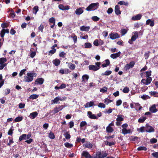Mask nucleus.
Returning a JSON list of instances; mask_svg holds the SVG:
<instances>
[{
  "label": "nucleus",
  "instance_id": "338daca9",
  "mask_svg": "<svg viewBox=\"0 0 158 158\" xmlns=\"http://www.w3.org/2000/svg\"><path fill=\"white\" fill-rule=\"evenodd\" d=\"M150 142L151 143H155L157 142V139L156 138H153L150 139Z\"/></svg>",
  "mask_w": 158,
  "mask_h": 158
},
{
  "label": "nucleus",
  "instance_id": "2f4dec72",
  "mask_svg": "<svg viewBox=\"0 0 158 158\" xmlns=\"http://www.w3.org/2000/svg\"><path fill=\"white\" fill-rule=\"evenodd\" d=\"M59 101H60L59 97H56L53 100H52L51 101V102H53L52 104H53V103H60V102H58Z\"/></svg>",
  "mask_w": 158,
  "mask_h": 158
},
{
  "label": "nucleus",
  "instance_id": "4468645a",
  "mask_svg": "<svg viewBox=\"0 0 158 158\" xmlns=\"http://www.w3.org/2000/svg\"><path fill=\"white\" fill-rule=\"evenodd\" d=\"M62 110L60 106L59 105L58 107H56L54 108L53 110V114H55L58 112L60 111L61 110Z\"/></svg>",
  "mask_w": 158,
  "mask_h": 158
},
{
  "label": "nucleus",
  "instance_id": "f8f14e48",
  "mask_svg": "<svg viewBox=\"0 0 158 158\" xmlns=\"http://www.w3.org/2000/svg\"><path fill=\"white\" fill-rule=\"evenodd\" d=\"M69 6H64L62 4H60L58 6L59 9L63 10H68L69 8Z\"/></svg>",
  "mask_w": 158,
  "mask_h": 158
},
{
  "label": "nucleus",
  "instance_id": "72a5a7b5",
  "mask_svg": "<svg viewBox=\"0 0 158 158\" xmlns=\"http://www.w3.org/2000/svg\"><path fill=\"white\" fill-rule=\"evenodd\" d=\"M114 131L113 129L110 126H108L106 127V131L108 133H111Z\"/></svg>",
  "mask_w": 158,
  "mask_h": 158
},
{
  "label": "nucleus",
  "instance_id": "4be33fe9",
  "mask_svg": "<svg viewBox=\"0 0 158 158\" xmlns=\"http://www.w3.org/2000/svg\"><path fill=\"white\" fill-rule=\"evenodd\" d=\"M105 63L102 64V66L103 68L107 67L110 64V62L109 59H106L105 60Z\"/></svg>",
  "mask_w": 158,
  "mask_h": 158
},
{
  "label": "nucleus",
  "instance_id": "a19ab883",
  "mask_svg": "<svg viewBox=\"0 0 158 158\" xmlns=\"http://www.w3.org/2000/svg\"><path fill=\"white\" fill-rule=\"evenodd\" d=\"M107 88L106 86H104L102 88H100V91L101 92L104 93H106L107 92Z\"/></svg>",
  "mask_w": 158,
  "mask_h": 158
},
{
  "label": "nucleus",
  "instance_id": "680f3d73",
  "mask_svg": "<svg viewBox=\"0 0 158 158\" xmlns=\"http://www.w3.org/2000/svg\"><path fill=\"white\" fill-rule=\"evenodd\" d=\"M87 123L85 121H82L81 122L80 124V127H83L86 125Z\"/></svg>",
  "mask_w": 158,
  "mask_h": 158
},
{
  "label": "nucleus",
  "instance_id": "a18cd8bd",
  "mask_svg": "<svg viewBox=\"0 0 158 158\" xmlns=\"http://www.w3.org/2000/svg\"><path fill=\"white\" fill-rule=\"evenodd\" d=\"M9 26V24L7 23H3L1 24V27L2 28H6Z\"/></svg>",
  "mask_w": 158,
  "mask_h": 158
},
{
  "label": "nucleus",
  "instance_id": "5fc2aeb1",
  "mask_svg": "<svg viewBox=\"0 0 158 158\" xmlns=\"http://www.w3.org/2000/svg\"><path fill=\"white\" fill-rule=\"evenodd\" d=\"M91 19L95 22L98 21L100 19V18L97 16H93L92 17Z\"/></svg>",
  "mask_w": 158,
  "mask_h": 158
},
{
  "label": "nucleus",
  "instance_id": "ddd939ff",
  "mask_svg": "<svg viewBox=\"0 0 158 158\" xmlns=\"http://www.w3.org/2000/svg\"><path fill=\"white\" fill-rule=\"evenodd\" d=\"M44 80L41 78H39L36 80L35 82V84H39L40 85L42 84L43 83Z\"/></svg>",
  "mask_w": 158,
  "mask_h": 158
},
{
  "label": "nucleus",
  "instance_id": "dca6fc26",
  "mask_svg": "<svg viewBox=\"0 0 158 158\" xmlns=\"http://www.w3.org/2000/svg\"><path fill=\"white\" fill-rule=\"evenodd\" d=\"M114 11L115 13L117 15H118L121 14V12L120 10V8L118 5H117L115 6Z\"/></svg>",
  "mask_w": 158,
  "mask_h": 158
},
{
  "label": "nucleus",
  "instance_id": "09e8293b",
  "mask_svg": "<svg viewBox=\"0 0 158 158\" xmlns=\"http://www.w3.org/2000/svg\"><path fill=\"white\" fill-rule=\"evenodd\" d=\"M145 128L144 127H141L139 128H138L137 129V131L139 132H144L145 131L144 130Z\"/></svg>",
  "mask_w": 158,
  "mask_h": 158
},
{
  "label": "nucleus",
  "instance_id": "37998d69",
  "mask_svg": "<svg viewBox=\"0 0 158 158\" xmlns=\"http://www.w3.org/2000/svg\"><path fill=\"white\" fill-rule=\"evenodd\" d=\"M148 149L146 147L144 146H140L137 148V150L138 151H140L142 150L147 151Z\"/></svg>",
  "mask_w": 158,
  "mask_h": 158
},
{
  "label": "nucleus",
  "instance_id": "13d9d810",
  "mask_svg": "<svg viewBox=\"0 0 158 158\" xmlns=\"http://www.w3.org/2000/svg\"><path fill=\"white\" fill-rule=\"evenodd\" d=\"M10 15L12 18H14L15 16V13L14 11L12 9L11 10Z\"/></svg>",
  "mask_w": 158,
  "mask_h": 158
},
{
  "label": "nucleus",
  "instance_id": "5701e85b",
  "mask_svg": "<svg viewBox=\"0 0 158 158\" xmlns=\"http://www.w3.org/2000/svg\"><path fill=\"white\" fill-rule=\"evenodd\" d=\"M121 54V52H118L112 54L110 55V57L111 58L114 59L120 56Z\"/></svg>",
  "mask_w": 158,
  "mask_h": 158
},
{
  "label": "nucleus",
  "instance_id": "c85d7f7f",
  "mask_svg": "<svg viewBox=\"0 0 158 158\" xmlns=\"http://www.w3.org/2000/svg\"><path fill=\"white\" fill-rule=\"evenodd\" d=\"M150 95L151 96H153L154 97H158V92L154 91H151L149 92Z\"/></svg>",
  "mask_w": 158,
  "mask_h": 158
},
{
  "label": "nucleus",
  "instance_id": "a211bd4d",
  "mask_svg": "<svg viewBox=\"0 0 158 158\" xmlns=\"http://www.w3.org/2000/svg\"><path fill=\"white\" fill-rule=\"evenodd\" d=\"M84 147L85 148L91 149L92 148L93 145V144L89 142H87L86 143L84 144Z\"/></svg>",
  "mask_w": 158,
  "mask_h": 158
},
{
  "label": "nucleus",
  "instance_id": "bb28decb",
  "mask_svg": "<svg viewBox=\"0 0 158 158\" xmlns=\"http://www.w3.org/2000/svg\"><path fill=\"white\" fill-rule=\"evenodd\" d=\"M60 63V61L59 59H56L53 61V63L55 66H57Z\"/></svg>",
  "mask_w": 158,
  "mask_h": 158
},
{
  "label": "nucleus",
  "instance_id": "473e14b6",
  "mask_svg": "<svg viewBox=\"0 0 158 158\" xmlns=\"http://www.w3.org/2000/svg\"><path fill=\"white\" fill-rule=\"evenodd\" d=\"M147 117L145 116H142L138 119V122L139 123H143L147 119Z\"/></svg>",
  "mask_w": 158,
  "mask_h": 158
},
{
  "label": "nucleus",
  "instance_id": "9b49d317",
  "mask_svg": "<svg viewBox=\"0 0 158 158\" xmlns=\"http://www.w3.org/2000/svg\"><path fill=\"white\" fill-rule=\"evenodd\" d=\"M87 114L88 117L91 119H98V118L95 114H93L91 111H88Z\"/></svg>",
  "mask_w": 158,
  "mask_h": 158
},
{
  "label": "nucleus",
  "instance_id": "aec40b11",
  "mask_svg": "<svg viewBox=\"0 0 158 158\" xmlns=\"http://www.w3.org/2000/svg\"><path fill=\"white\" fill-rule=\"evenodd\" d=\"M149 110L151 112L153 113H155L158 111L157 110L156 108V106L155 104L153 105L150 108Z\"/></svg>",
  "mask_w": 158,
  "mask_h": 158
},
{
  "label": "nucleus",
  "instance_id": "e2e57ef3",
  "mask_svg": "<svg viewBox=\"0 0 158 158\" xmlns=\"http://www.w3.org/2000/svg\"><path fill=\"white\" fill-rule=\"evenodd\" d=\"M98 106L99 107H100L101 108H104L106 107L105 105L102 103H100L98 105Z\"/></svg>",
  "mask_w": 158,
  "mask_h": 158
},
{
  "label": "nucleus",
  "instance_id": "c9c22d12",
  "mask_svg": "<svg viewBox=\"0 0 158 158\" xmlns=\"http://www.w3.org/2000/svg\"><path fill=\"white\" fill-rule=\"evenodd\" d=\"M27 135L26 134H23L21 135L20 136L19 139V141H21L23 139H26V137Z\"/></svg>",
  "mask_w": 158,
  "mask_h": 158
},
{
  "label": "nucleus",
  "instance_id": "b1692460",
  "mask_svg": "<svg viewBox=\"0 0 158 158\" xmlns=\"http://www.w3.org/2000/svg\"><path fill=\"white\" fill-rule=\"evenodd\" d=\"M94 104V102L92 101H90L89 102H87L84 105L85 108H88L93 106Z\"/></svg>",
  "mask_w": 158,
  "mask_h": 158
},
{
  "label": "nucleus",
  "instance_id": "79ce46f5",
  "mask_svg": "<svg viewBox=\"0 0 158 158\" xmlns=\"http://www.w3.org/2000/svg\"><path fill=\"white\" fill-rule=\"evenodd\" d=\"M56 49H52L49 52L48 55L52 56V54L55 53L56 52Z\"/></svg>",
  "mask_w": 158,
  "mask_h": 158
},
{
  "label": "nucleus",
  "instance_id": "6ab92c4d",
  "mask_svg": "<svg viewBox=\"0 0 158 158\" xmlns=\"http://www.w3.org/2000/svg\"><path fill=\"white\" fill-rule=\"evenodd\" d=\"M89 70L96 71L98 70V68L96 67V65L93 64H91L89 66Z\"/></svg>",
  "mask_w": 158,
  "mask_h": 158
},
{
  "label": "nucleus",
  "instance_id": "864d4df0",
  "mask_svg": "<svg viewBox=\"0 0 158 158\" xmlns=\"http://www.w3.org/2000/svg\"><path fill=\"white\" fill-rule=\"evenodd\" d=\"M26 71V69H24L22 70L19 74V75L20 77H21L23 74H25V71Z\"/></svg>",
  "mask_w": 158,
  "mask_h": 158
},
{
  "label": "nucleus",
  "instance_id": "f704fd0d",
  "mask_svg": "<svg viewBox=\"0 0 158 158\" xmlns=\"http://www.w3.org/2000/svg\"><path fill=\"white\" fill-rule=\"evenodd\" d=\"M89 76L86 74L83 75L82 77V81H88L89 79Z\"/></svg>",
  "mask_w": 158,
  "mask_h": 158
},
{
  "label": "nucleus",
  "instance_id": "7c9ffc66",
  "mask_svg": "<svg viewBox=\"0 0 158 158\" xmlns=\"http://www.w3.org/2000/svg\"><path fill=\"white\" fill-rule=\"evenodd\" d=\"M69 68L72 70H74L76 67V65L75 64L69 62L68 64Z\"/></svg>",
  "mask_w": 158,
  "mask_h": 158
},
{
  "label": "nucleus",
  "instance_id": "a878e982",
  "mask_svg": "<svg viewBox=\"0 0 158 158\" xmlns=\"http://www.w3.org/2000/svg\"><path fill=\"white\" fill-rule=\"evenodd\" d=\"M122 133L124 135L129 134L131 132L130 129L127 130L126 128H123L122 130Z\"/></svg>",
  "mask_w": 158,
  "mask_h": 158
},
{
  "label": "nucleus",
  "instance_id": "0eeeda50",
  "mask_svg": "<svg viewBox=\"0 0 158 158\" xmlns=\"http://www.w3.org/2000/svg\"><path fill=\"white\" fill-rule=\"evenodd\" d=\"M124 118L122 117L121 115H118L116 118L117 122L116 124L117 126H120L122 123L121 122L123 121Z\"/></svg>",
  "mask_w": 158,
  "mask_h": 158
},
{
  "label": "nucleus",
  "instance_id": "20e7f679",
  "mask_svg": "<svg viewBox=\"0 0 158 158\" xmlns=\"http://www.w3.org/2000/svg\"><path fill=\"white\" fill-rule=\"evenodd\" d=\"M139 34L137 31L134 32V35L132 36L131 39L129 40L128 43L131 44H133V42L135 41L136 39L138 37Z\"/></svg>",
  "mask_w": 158,
  "mask_h": 158
},
{
  "label": "nucleus",
  "instance_id": "49530a36",
  "mask_svg": "<svg viewBox=\"0 0 158 158\" xmlns=\"http://www.w3.org/2000/svg\"><path fill=\"white\" fill-rule=\"evenodd\" d=\"M7 60L6 58L2 57L0 58V64H2L6 62Z\"/></svg>",
  "mask_w": 158,
  "mask_h": 158
},
{
  "label": "nucleus",
  "instance_id": "c03bdc74",
  "mask_svg": "<svg viewBox=\"0 0 158 158\" xmlns=\"http://www.w3.org/2000/svg\"><path fill=\"white\" fill-rule=\"evenodd\" d=\"M64 146L67 148H70L73 147V145L71 143H70L68 142L65 143H64Z\"/></svg>",
  "mask_w": 158,
  "mask_h": 158
},
{
  "label": "nucleus",
  "instance_id": "ea45409f",
  "mask_svg": "<svg viewBox=\"0 0 158 158\" xmlns=\"http://www.w3.org/2000/svg\"><path fill=\"white\" fill-rule=\"evenodd\" d=\"M48 21L50 23H52L54 24L56 23V20L54 17L50 18L48 20Z\"/></svg>",
  "mask_w": 158,
  "mask_h": 158
},
{
  "label": "nucleus",
  "instance_id": "8fccbe9b",
  "mask_svg": "<svg viewBox=\"0 0 158 158\" xmlns=\"http://www.w3.org/2000/svg\"><path fill=\"white\" fill-rule=\"evenodd\" d=\"M85 48H90L92 47V44L89 43H86L85 44Z\"/></svg>",
  "mask_w": 158,
  "mask_h": 158
},
{
  "label": "nucleus",
  "instance_id": "58836bf2",
  "mask_svg": "<svg viewBox=\"0 0 158 158\" xmlns=\"http://www.w3.org/2000/svg\"><path fill=\"white\" fill-rule=\"evenodd\" d=\"M118 4L120 5H123L125 6H127L128 5V3L127 2H125L124 1H121L118 2Z\"/></svg>",
  "mask_w": 158,
  "mask_h": 158
},
{
  "label": "nucleus",
  "instance_id": "052dcab7",
  "mask_svg": "<svg viewBox=\"0 0 158 158\" xmlns=\"http://www.w3.org/2000/svg\"><path fill=\"white\" fill-rule=\"evenodd\" d=\"M65 137L66 139H69L71 137V135L68 132H66L64 134Z\"/></svg>",
  "mask_w": 158,
  "mask_h": 158
},
{
  "label": "nucleus",
  "instance_id": "393cba45",
  "mask_svg": "<svg viewBox=\"0 0 158 158\" xmlns=\"http://www.w3.org/2000/svg\"><path fill=\"white\" fill-rule=\"evenodd\" d=\"M146 24L147 25H149L151 27H153L154 25V21L151 20L150 19H148L146 21Z\"/></svg>",
  "mask_w": 158,
  "mask_h": 158
},
{
  "label": "nucleus",
  "instance_id": "423d86ee",
  "mask_svg": "<svg viewBox=\"0 0 158 158\" xmlns=\"http://www.w3.org/2000/svg\"><path fill=\"white\" fill-rule=\"evenodd\" d=\"M135 64V63L134 61H131L129 63L126 64L124 68L126 71H127L131 68H132L134 67Z\"/></svg>",
  "mask_w": 158,
  "mask_h": 158
},
{
  "label": "nucleus",
  "instance_id": "39448f33",
  "mask_svg": "<svg viewBox=\"0 0 158 158\" xmlns=\"http://www.w3.org/2000/svg\"><path fill=\"white\" fill-rule=\"evenodd\" d=\"M145 131L147 132H153L155 131V129L151 126L148 123L146 124L145 125Z\"/></svg>",
  "mask_w": 158,
  "mask_h": 158
},
{
  "label": "nucleus",
  "instance_id": "3c124183",
  "mask_svg": "<svg viewBox=\"0 0 158 158\" xmlns=\"http://www.w3.org/2000/svg\"><path fill=\"white\" fill-rule=\"evenodd\" d=\"M150 51H148L147 52H145L144 53V56L145 59L147 60L148 58L150 55Z\"/></svg>",
  "mask_w": 158,
  "mask_h": 158
},
{
  "label": "nucleus",
  "instance_id": "6e6552de",
  "mask_svg": "<svg viewBox=\"0 0 158 158\" xmlns=\"http://www.w3.org/2000/svg\"><path fill=\"white\" fill-rule=\"evenodd\" d=\"M152 81V77H148L146 79H143L141 80V82L145 85H147L151 82Z\"/></svg>",
  "mask_w": 158,
  "mask_h": 158
},
{
  "label": "nucleus",
  "instance_id": "9d476101",
  "mask_svg": "<svg viewBox=\"0 0 158 158\" xmlns=\"http://www.w3.org/2000/svg\"><path fill=\"white\" fill-rule=\"evenodd\" d=\"M109 36L110 38L112 40H114L120 37L119 35L117 33H111L109 34Z\"/></svg>",
  "mask_w": 158,
  "mask_h": 158
},
{
  "label": "nucleus",
  "instance_id": "0e129e2a",
  "mask_svg": "<svg viewBox=\"0 0 158 158\" xmlns=\"http://www.w3.org/2000/svg\"><path fill=\"white\" fill-rule=\"evenodd\" d=\"M152 155L154 157V158H158V152L152 153Z\"/></svg>",
  "mask_w": 158,
  "mask_h": 158
},
{
  "label": "nucleus",
  "instance_id": "4d7b16f0",
  "mask_svg": "<svg viewBox=\"0 0 158 158\" xmlns=\"http://www.w3.org/2000/svg\"><path fill=\"white\" fill-rule=\"evenodd\" d=\"M152 73V71L150 70L148 71H146L145 72L146 73V77L147 78L148 77H150V76L151 75V73Z\"/></svg>",
  "mask_w": 158,
  "mask_h": 158
},
{
  "label": "nucleus",
  "instance_id": "e433bc0d",
  "mask_svg": "<svg viewBox=\"0 0 158 158\" xmlns=\"http://www.w3.org/2000/svg\"><path fill=\"white\" fill-rule=\"evenodd\" d=\"M23 118L22 116H18L15 118L14 120V121L15 122H19L21 121Z\"/></svg>",
  "mask_w": 158,
  "mask_h": 158
},
{
  "label": "nucleus",
  "instance_id": "1a4fd4ad",
  "mask_svg": "<svg viewBox=\"0 0 158 158\" xmlns=\"http://www.w3.org/2000/svg\"><path fill=\"white\" fill-rule=\"evenodd\" d=\"M81 156L85 158H94L93 156H91L89 152L87 151H83L81 154Z\"/></svg>",
  "mask_w": 158,
  "mask_h": 158
},
{
  "label": "nucleus",
  "instance_id": "69168bd1",
  "mask_svg": "<svg viewBox=\"0 0 158 158\" xmlns=\"http://www.w3.org/2000/svg\"><path fill=\"white\" fill-rule=\"evenodd\" d=\"M127 32V30L125 29H123L121 30V33L122 35H123Z\"/></svg>",
  "mask_w": 158,
  "mask_h": 158
},
{
  "label": "nucleus",
  "instance_id": "f257e3e1",
  "mask_svg": "<svg viewBox=\"0 0 158 158\" xmlns=\"http://www.w3.org/2000/svg\"><path fill=\"white\" fill-rule=\"evenodd\" d=\"M27 76H24V81L29 82L33 80L34 77H36L37 74L35 73H27Z\"/></svg>",
  "mask_w": 158,
  "mask_h": 158
},
{
  "label": "nucleus",
  "instance_id": "6e6d98bb",
  "mask_svg": "<svg viewBox=\"0 0 158 158\" xmlns=\"http://www.w3.org/2000/svg\"><path fill=\"white\" fill-rule=\"evenodd\" d=\"M48 136L50 138L52 139H54L55 137L54 134L51 131L49 133Z\"/></svg>",
  "mask_w": 158,
  "mask_h": 158
},
{
  "label": "nucleus",
  "instance_id": "7ed1b4c3",
  "mask_svg": "<svg viewBox=\"0 0 158 158\" xmlns=\"http://www.w3.org/2000/svg\"><path fill=\"white\" fill-rule=\"evenodd\" d=\"M98 3H91L86 8V10L88 11L95 10L98 8Z\"/></svg>",
  "mask_w": 158,
  "mask_h": 158
},
{
  "label": "nucleus",
  "instance_id": "cd10ccee",
  "mask_svg": "<svg viewBox=\"0 0 158 158\" xmlns=\"http://www.w3.org/2000/svg\"><path fill=\"white\" fill-rule=\"evenodd\" d=\"M83 12V10L81 8L77 9L75 11V13L77 15H80Z\"/></svg>",
  "mask_w": 158,
  "mask_h": 158
},
{
  "label": "nucleus",
  "instance_id": "bf43d9fd",
  "mask_svg": "<svg viewBox=\"0 0 158 158\" xmlns=\"http://www.w3.org/2000/svg\"><path fill=\"white\" fill-rule=\"evenodd\" d=\"M129 88L127 87H125L123 89V92L124 93H128L129 92Z\"/></svg>",
  "mask_w": 158,
  "mask_h": 158
},
{
  "label": "nucleus",
  "instance_id": "f3484780",
  "mask_svg": "<svg viewBox=\"0 0 158 158\" xmlns=\"http://www.w3.org/2000/svg\"><path fill=\"white\" fill-rule=\"evenodd\" d=\"M90 29V27L89 26H82L80 27V30L81 31H88Z\"/></svg>",
  "mask_w": 158,
  "mask_h": 158
},
{
  "label": "nucleus",
  "instance_id": "4c0bfd02",
  "mask_svg": "<svg viewBox=\"0 0 158 158\" xmlns=\"http://www.w3.org/2000/svg\"><path fill=\"white\" fill-rule=\"evenodd\" d=\"M115 142H109L108 141H106L105 142V144L106 145H109V146H111L112 145H114L115 144Z\"/></svg>",
  "mask_w": 158,
  "mask_h": 158
},
{
  "label": "nucleus",
  "instance_id": "de8ad7c7",
  "mask_svg": "<svg viewBox=\"0 0 158 158\" xmlns=\"http://www.w3.org/2000/svg\"><path fill=\"white\" fill-rule=\"evenodd\" d=\"M66 55V53L62 51L59 53V56L60 57L64 58L65 57Z\"/></svg>",
  "mask_w": 158,
  "mask_h": 158
},
{
  "label": "nucleus",
  "instance_id": "603ef678",
  "mask_svg": "<svg viewBox=\"0 0 158 158\" xmlns=\"http://www.w3.org/2000/svg\"><path fill=\"white\" fill-rule=\"evenodd\" d=\"M38 96L39 95L37 94H32L30 96L29 98L33 99H36L38 98Z\"/></svg>",
  "mask_w": 158,
  "mask_h": 158
},
{
  "label": "nucleus",
  "instance_id": "f03ea898",
  "mask_svg": "<svg viewBox=\"0 0 158 158\" xmlns=\"http://www.w3.org/2000/svg\"><path fill=\"white\" fill-rule=\"evenodd\" d=\"M108 155V153L106 151H98L94 155V158H104Z\"/></svg>",
  "mask_w": 158,
  "mask_h": 158
},
{
  "label": "nucleus",
  "instance_id": "774afa93",
  "mask_svg": "<svg viewBox=\"0 0 158 158\" xmlns=\"http://www.w3.org/2000/svg\"><path fill=\"white\" fill-rule=\"evenodd\" d=\"M112 101V100L109 99L107 98H106L104 102L106 104H108L109 103L111 102Z\"/></svg>",
  "mask_w": 158,
  "mask_h": 158
},
{
  "label": "nucleus",
  "instance_id": "c756f323",
  "mask_svg": "<svg viewBox=\"0 0 158 158\" xmlns=\"http://www.w3.org/2000/svg\"><path fill=\"white\" fill-rule=\"evenodd\" d=\"M112 71L111 70H107L104 73H102L101 74V75L102 76H108L111 74L112 73Z\"/></svg>",
  "mask_w": 158,
  "mask_h": 158
},
{
  "label": "nucleus",
  "instance_id": "412c9836",
  "mask_svg": "<svg viewBox=\"0 0 158 158\" xmlns=\"http://www.w3.org/2000/svg\"><path fill=\"white\" fill-rule=\"evenodd\" d=\"M38 114V113L36 112H34L30 114L29 117L31 119H34Z\"/></svg>",
  "mask_w": 158,
  "mask_h": 158
},
{
  "label": "nucleus",
  "instance_id": "2eb2a0df",
  "mask_svg": "<svg viewBox=\"0 0 158 158\" xmlns=\"http://www.w3.org/2000/svg\"><path fill=\"white\" fill-rule=\"evenodd\" d=\"M141 15L139 14L134 16L132 17L131 18V19L133 20H138L141 19Z\"/></svg>",
  "mask_w": 158,
  "mask_h": 158
}]
</instances>
